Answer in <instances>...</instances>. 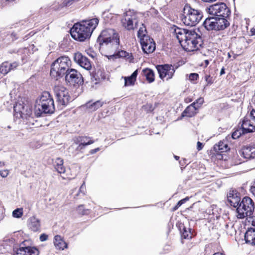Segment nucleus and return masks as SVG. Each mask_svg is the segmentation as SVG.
<instances>
[{
	"label": "nucleus",
	"instance_id": "nucleus-1",
	"mask_svg": "<svg viewBox=\"0 0 255 255\" xmlns=\"http://www.w3.org/2000/svg\"><path fill=\"white\" fill-rule=\"evenodd\" d=\"M170 31L178 39L181 46L186 51L197 50L203 44L200 35L194 30L182 29L174 25L171 27Z\"/></svg>",
	"mask_w": 255,
	"mask_h": 255
},
{
	"label": "nucleus",
	"instance_id": "nucleus-2",
	"mask_svg": "<svg viewBox=\"0 0 255 255\" xmlns=\"http://www.w3.org/2000/svg\"><path fill=\"white\" fill-rule=\"evenodd\" d=\"M99 21L98 18H94L75 23L70 29L72 37L79 41L89 38Z\"/></svg>",
	"mask_w": 255,
	"mask_h": 255
},
{
	"label": "nucleus",
	"instance_id": "nucleus-3",
	"mask_svg": "<svg viewBox=\"0 0 255 255\" xmlns=\"http://www.w3.org/2000/svg\"><path fill=\"white\" fill-rule=\"evenodd\" d=\"M55 111L54 100L50 94L44 92L40 98L36 100L35 105V113L37 117L42 114H51Z\"/></svg>",
	"mask_w": 255,
	"mask_h": 255
},
{
	"label": "nucleus",
	"instance_id": "nucleus-4",
	"mask_svg": "<svg viewBox=\"0 0 255 255\" xmlns=\"http://www.w3.org/2000/svg\"><path fill=\"white\" fill-rule=\"evenodd\" d=\"M71 62L66 56H61L55 60L51 66L50 75L58 79L63 77L70 69Z\"/></svg>",
	"mask_w": 255,
	"mask_h": 255
},
{
	"label": "nucleus",
	"instance_id": "nucleus-5",
	"mask_svg": "<svg viewBox=\"0 0 255 255\" xmlns=\"http://www.w3.org/2000/svg\"><path fill=\"white\" fill-rule=\"evenodd\" d=\"M203 16V12L200 10L186 4L183 9L182 21L186 25L194 26L200 22Z\"/></svg>",
	"mask_w": 255,
	"mask_h": 255
},
{
	"label": "nucleus",
	"instance_id": "nucleus-6",
	"mask_svg": "<svg viewBox=\"0 0 255 255\" xmlns=\"http://www.w3.org/2000/svg\"><path fill=\"white\" fill-rule=\"evenodd\" d=\"M255 209L253 201L249 197L243 198L239 207L237 208V217L239 219H243L246 217H251Z\"/></svg>",
	"mask_w": 255,
	"mask_h": 255
},
{
	"label": "nucleus",
	"instance_id": "nucleus-7",
	"mask_svg": "<svg viewBox=\"0 0 255 255\" xmlns=\"http://www.w3.org/2000/svg\"><path fill=\"white\" fill-rule=\"evenodd\" d=\"M138 13L133 9H129L124 13L122 19L123 26L128 30H133L138 22Z\"/></svg>",
	"mask_w": 255,
	"mask_h": 255
},
{
	"label": "nucleus",
	"instance_id": "nucleus-8",
	"mask_svg": "<svg viewBox=\"0 0 255 255\" xmlns=\"http://www.w3.org/2000/svg\"><path fill=\"white\" fill-rule=\"evenodd\" d=\"M54 92L56 102L61 109L66 106L70 100L68 90L63 86L58 85L54 87Z\"/></svg>",
	"mask_w": 255,
	"mask_h": 255
},
{
	"label": "nucleus",
	"instance_id": "nucleus-9",
	"mask_svg": "<svg viewBox=\"0 0 255 255\" xmlns=\"http://www.w3.org/2000/svg\"><path fill=\"white\" fill-rule=\"evenodd\" d=\"M208 12L216 17H228L231 13L230 10L223 2L217 3L208 7Z\"/></svg>",
	"mask_w": 255,
	"mask_h": 255
},
{
	"label": "nucleus",
	"instance_id": "nucleus-10",
	"mask_svg": "<svg viewBox=\"0 0 255 255\" xmlns=\"http://www.w3.org/2000/svg\"><path fill=\"white\" fill-rule=\"evenodd\" d=\"M178 67V66H173L171 64H167L158 65L156 66L160 78L163 80L164 78L167 77V80L172 78L175 72V70L177 69Z\"/></svg>",
	"mask_w": 255,
	"mask_h": 255
},
{
	"label": "nucleus",
	"instance_id": "nucleus-11",
	"mask_svg": "<svg viewBox=\"0 0 255 255\" xmlns=\"http://www.w3.org/2000/svg\"><path fill=\"white\" fill-rule=\"evenodd\" d=\"M65 76L66 81L71 85L79 86L84 82L82 75L75 69L70 68Z\"/></svg>",
	"mask_w": 255,
	"mask_h": 255
},
{
	"label": "nucleus",
	"instance_id": "nucleus-12",
	"mask_svg": "<svg viewBox=\"0 0 255 255\" xmlns=\"http://www.w3.org/2000/svg\"><path fill=\"white\" fill-rule=\"evenodd\" d=\"M14 115L16 118L28 119L32 113V109L28 105H24L23 103H17L13 107Z\"/></svg>",
	"mask_w": 255,
	"mask_h": 255
},
{
	"label": "nucleus",
	"instance_id": "nucleus-13",
	"mask_svg": "<svg viewBox=\"0 0 255 255\" xmlns=\"http://www.w3.org/2000/svg\"><path fill=\"white\" fill-rule=\"evenodd\" d=\"M120 43V38H117L110 41L99 43V44L101 48L105 49L109 53H114L119 49Z\"/></svg>",
	"mask_w": 255,
	"mask_h": 255
},
{
	"label": "nucleus",
	"instance_id": "nucleus-14",
	"mask_svg": "<svg viewBox=\"0 0 255 255\" xmlns=\"http://www.w3.org/2000/svg\"><path fill=\"white\" fill-rule=\"evenodd\" d=\"M117 38H120L119 34L114 29L110 28L103 30L98 37V40L99 43H101Z\"/></svg>",
	"mask_w": 255,
	"mask_h": 255
},
{
	"label": "nucleus",
	"instance_id": "nucleus-15",
	"mask_svg": "<svg viewBox=\"0 0 255 255\" xmlns=\"http://www.w3.org/2000/svg\"><path fill=\"white\" fill-rule=\"evenodd\" d=\"M77 143L72 145L69 148V151L72 149L81 150L84 148L85 146L91 144L94 142V140L91 139V137L87 136H79L77 139Z\"/></svg>",
	"mask_w": 255,
	"mask_h": 255
},
{
	"label": "nucleus",
	"instance_id": "nucleus-16",
	"mask_svg": "<svg viewBox=\"0 0 255 255\" xmlns=\"http://www.w3.org/2000/svg\"><path fill=\"white\" fill-rule=\"evenodd\" d=\"M140 44L144 53L149 54L153 52L155 49V43L153 39L150 37H145L141 40Z\"/></svg>",
	"mask_w": 255,
	"mask_h": 255
},
{
	"label": "nucleus",
	"instance_id": "nucleus-17",
	"mask_svg": "<svg viewBox=\"0 0 255 255\" xmlns=\"http://www.w3.org/2000/svg\"><path fill=\"white\" fill-rule=\"evenodd\" d=\"M252 219V225L255 226V216L249 217ZM245 240L247 244L255 245V228H250L247 230L245 235Z\"/></svg>",
	"mask_w": 255,
	"mask_h": 255
},
{
	"label": "nucleus",
	"instance_id": "nucleus-18",
	"mask_svg": "<svg viewBox=\"0 0 255 255\" xmlns=\"http://www.w3.org/2000/svg\"><path fill=\"white\" fill-rule=\"evenodd\" d=\"M74 59L77 63L84 69L90 70L91 68V64L89 59L83 56L81 53H75Z\"/></svg>",
	"mask_w": 255,
	"mask_h": 255
},
{
	"label": "nucleus",
	"instance_id": "nucleus-19",
	"mask_svg": "<svg viewBox=\"0 0 255 255\" xmlns=\"http://www.w3.org/2000/svg\"><path fill=\"white\" fill-rule=\"evenodd\" d=\"M241 155L247 159L254 158L255 157V146L252 145L244 146L242 149Z\"/></svg>",
	"mask_w": 255,
	"mask_h": 255
},
{
	"label": "nucleus",
	"instance_id": "nucleus-20",
	"mask_svg": "<svg viewBox=\"0 0 255 255\" xmlns=\"http://www.w3.org/2000/svg\"><path fill=\"white\" fill-rule=\"evenodd\" d=\"M28 227L33 232L40 231L41 228L40 220L34 216L30 217L28 220Z\"/></svg>",
	"mask_w": 255,
	"mask_h": 255
},
{
	"label": "nucleus",
	"instance_id": "nucleus-21",
	"mask_svg": "<svg viewBox=\"0 0 255 255\" xmlns=\"http://www.w3.org/2000/svg\"><path fill=\"white\" fill-rule=\"evenodd\" d=\"M109 59H111L112 58H126L127 59L129 60V61L130 62L132 59V56L131 53H129L126 51L119 50L114 53L113 54L107 56Z\"/></svg>",
	"mask_w": 255,
	"mask_h": 255
},
{
	"label": "nucleus",
	"instance_id": "nucleus-22",
	"mask_svg": "<svg viewBox=\"0 0 255 255\" xmlns=\"http://www.w3.org/2000/svg\"><path fill=\"white\" fill-rule=\"evenodd\" d=\"M228 201L231 205L235 208H238L241 203V198L237 195V193H234V191L230 192L228 195Z\"/></svg>",
	"mask_w": 255,
	"mask_h": 255
},
{
	"label": "nucleus",
	"instance_id": "nucleus-23",
	"mask_svg": "<svg viewBox=\"0 0 255 255\" xmlns=\"http://www.w3.org/2000/svg\"><path fill=\"white\" fill-rule=\"evenodd\" d=\"M217 30H224L230 25L229 22L226 18L227 17H215Z\"/></svg>",
	"mask_w": 255,
	"mask_h": 255
},
{
	"label": "nucleus",
	"instance_id": "nucleus-24",
	"mask_svg": "<svg viewBox=\"0 0 255 255\" xmlns=\"http://www.w3.org/2000/svg\"><path fill=\"white\" fill-rule=\"evenodd\" d=\"M243 133H247L255 131V126L251 124L250 120L245 119L242 122L241 128Z\"/></svg>",
	"mask_w": 255,
	"mask_h": 255
},
{
	"label": "nucleus",
	"instance_id": "nucleus-25",
	"mask_svg": "<svg viewBox=\"0 0 255 255\" xmlns=\"http://www.w3.org/2000/svg\"><path fill=\"white\" fill-rule=\"evenodd\" d=\"M215 17H210L207 18L203 22V26L208 31L217 30Z\"/></svg>",
	"mask_w": 255,
	"mask_h": 255
},
{
	"label": "nucleus",
	"instance_id": "nucleus-26",
	"mask_svg": "<svg viewBox=\"0 0 255 255\" xmlns=\"http://www.w3.org/2000/svg\"><path fill=\"white\" fill-rule=\"evenodd\" d=\"M54 244L55 248L58 250H63L67 248V244L59 235H56L54 237Z\"/></svg>",
	"mask_w": 255,
	"mask_h": 255
},
{
	"label": "nucleus",
	"instance_id": "nucleus-27",
	"mask_svg": "<svg viewBox=\"0 0 255 255\" xmlns=\"http://www.w3.org/2000/svg\"><path fill=\"white\" fill-rule=\"evenodd\" d=\"M199 106H194L191 104L187 107L182 113V117H192L196 114V111L198 109Z\"/></svg>",
	"mask_w": 255,
	"mask_h": 255
},
{
	"label": "nucleus",
	"instance_id": "nucleus-28",
	"mask_svg": "<svg viewBox=\"0 0 255 255\" xmlns=\"http://www.w3.org/2000/svg\"><path fill=\"white\" fill-rule=\"evenodd\" d=\"M103 104V102L99 100L92 103H91V102H87L85 106L86 108L89 109L91 112H93L101 107Z\"/></svg>",
	"mask_w": 255,
	"mask_h": 255
},
{
	"label": "nucleus",
	"instance_id": "nucleus-29",
	"mask_svg": "<svg viewBox=\"0 0 255 255\" xmlns=\"http://www.w3.org/2000/svg\"><path fill=\"white\" fill-rule=\"evenodd\" d=\"M55 169L59 173H63L65 171V168L63 166V160L59 157L55 159L53 162Z\"/></svg>",
	"mask_w": 255,
	"mask_h": 255
},
{
	"label": "nucleus",
	"instance_id": "nucleus-30",
	"mask_svg": "<svg viewBox=\"0 0 255 255\" xmlns=\"http://www.w3.org/2000/svg\"><path fill=\"white\" fill-rule=\"evenodd\" d=\"M142 73L148 83H151L154 81V73L152 70L145 68L142 70Z\"/></svg>",
	"mask_w": 255,
	"mask_h": 255
},
{
	"label": "nucleus",
	"instance_id": "nucleus-31",
	"mask_svg": "<svg viewBox=\"0 0 255 255\" xmlns=\"http://www.w3.org/2000/svg\"><path fill=\"white\" fill-rule=\"evenodd\" d=\"M214 149L216 152L222 153L227 151L229 149V148L227 143L220 141L218 144L214 145Z\"/></svg>",
	"mask_w": 255,
	"mask_h": 255
},
{
	"label": "nucleus",
	"instance_id": "nucleus-32",
	"mask_svg": "<svg viewBox=\"0 0 255 255\" xmlns=\"http://www.w3.org/2000/svg\"><path fill=\"white\" fill-rule=\"evenodd\" d=\"M32 247L29 246V241L27 240H25L22 242L20 245L19 248L16 249V248L14 249L16 250V252L17 255L18 254H25V251L24 250H26V248H31Z\"/></svg>",
	"mask_w": 255,
	"mask_h": 255
},
{
	"label": "nucleus",
	"instance_id": "nucleus-33",
	"mask_svg": "<svg viewBox=\"0 0 255 255\" xmlns=\"http://www.w3.org/2000/svg\"><path fill=\"white\" fill-rule=\"evenodd\" d=\"M146 33L147 31L145 26L142 24V27L139 28L137 32V36L140 39V41H141V40H143V38H145V37H149Z\"/></svg>",
	"mask_w": 255,
	"mask_h": 255
},
{
	"label": "nucleus",
	"instance_id": "nucleus-34",
	"mask_svg": "<svg viewBox=\"0 0 255 255\" xmlns=\"http://www.w3.org/2000/svg\"><path fill=\"white\" fill-rule=\"evenodd\" d=\"M11 70L9 66V63L8 62H3L0 66V72L5 75Z\"/></svg>",
	"mask_w": 255,
	"mask_h": 255
},
{
	"label": "nucleus",
	"instance_id": "nucleus-35",
	"mask_svg": "<svg viewBox=\"0 0 255 255\" xmlns=\"http://www.w3.org/2000/svg\"><path fill=\"white\" fill-rule=\"evenodd\" d=\"M124 79L125 86L133 85L134 84V82L135 81V80L130 76L125 77Z\"/></svg>",
	"mask_w": 255,
	"mask_h": 255
},
{
	"label": "nucleus",
	"instance_id": "nucleus-36",
	"mask_svg": "<svg viewBox=\"0 0 255 255\" xmlns=\"http://www.w3.org/2000/svg\"><path fill=\"white\" fill-rule=\"evenodd\" d=\"M242 134H244L246 133H243V130L240 128L236 129L235 131L233 132L232 137L234 139H237L240 137Z\"/></svg>",
	"mask_w": 255,
	"mask_h": 255
},
{
	"label": "nucleus",
	"instance_id": "nucleus-37",
	"mask_svg": "<svg viewBox=\"0 0 255 255\" xmlns=\"http://www.w3.org/2000/svg\"><path fill=\"white\" fill-rule=\"evenodd\" d=\"M23 214L22 209L17 208L14 210L12 212V216L15 218H20Z\"/></svg>",
	"mask_w": 255,
	"mask_h": 255
},
{
	"label": "nucleus",
	"instance_id": "nucleus-38",
	"mask_svg": "<svg viewBox=\"0 0 255 255\" xmlns=\"http://www.w3.org/2000/svg\"><path fill=\"white\" fill-rule=\"evenodd\" d=\"M205 80L207 83L205 86H207L209 85H211L214 82V79L213 77H211L209 74H205Z\"/></svg>",
	"mask_w": 255,
	"mask_h": 255
},
{
	"label": "nucleus",
	"instance_id": "nucleus-39",
	"mask_svg": "<svg viewBox=\"0 0 255 255\" xmlns=\"http://www.w3.org/2000/svg\"><path fill=\"white\" fill-rule=\"evenodd\" d=\"M188 232L185 227H183V231L182 232V236L185 239L191 238V236L189 234H190V229Z\"/></svg>",
	"mask_w": 255,
	"mask_h": 255
},
{
	"label": "nucleus",
	"instance_id": "nucleus-40",
	"mask_svg": "<svg viewBox=\"0 0 255 255\" xmlns=\"http://www.w3.org/2000/svg\"><path fill=\"white\" fill-rule=\"evenodd\" d=\"M199 78V75L197 73H193L189 75V80L191 82H194Z\"/></svg>",
	"mask_w": 255,
	"mask_h": 255
},
{
	"label": "nucleus",
	"instance_id": "nucleus-41",
	"mask_svg": "<svg viewBox=\"0 0 255 255\" xmlns=\"http://www.w3.org/2000/svg\"><path fill=\"white\" fill-rule=\"evenodd\" d=\"M77 211L81 215H85L87 214V210L85 209L83 205H80L77 208Z\"/></svg>",
	"mask_w": 255,
	"mask_h": 255
},
{
	"label": "nucleus",
	"instance_id": "nucleus-42",
	"mask_svg": "<svg viewBox=\"0 0 255 255\" xmlns=\"http://www.w3.org/2000/svg\"><path fill=\"white\" fill-rule=\"evenodd\" d=\"M85 183L84 182L83 184L81 186L79 193L76 194L77 196H81V194L82 195H85Z\"/></svg>",
	"mask_w": 255,
	"mask_h": 255
},
{
	"label": "nucleus",
	"instance_id": "nucleus-43",
	"mask_svg": "<svg viewBox=\"0 0 255 255\" xmlns=\"http://www.w3.org/2000/svg\"><path fill=\"white\" fill-rule=\"evenodd\" d=\"M204 102V99L203 98H200L199 99H198L197 100H196L195 102H194L193 103H192V105L194 106H199V107H200V106L203 104Z\"/></svg>",
	"mask_w": 255,
	"mask_h": 255
},
{
	"label": "nucleus",
	"instance_id": "nucleus-44",
	"mask_svg": "<svg viewBox=\"0 0 255 255\" xmlns=\"http://www.w3.org/2000/svg\"><path fill=\"white\" fill-rule=\"evenodd\" d=\"M33 249H35L36 250H38L36 248L33 247L31 248H26V250H24L25 251V254H19L20 255H32L31 253L33 251Z\"/></svg>",
	"mask_w": 255,
	"mask_h": 255
},
{
	"label": "nucleus",
	"instance_id": "nucleus-45",
	"mask_svg": "<svg viewBox=\"0 0 255 255\" xmlns=\"http://www.w3.org/2000/svg\"><path fill=\"white\" fill-rule=\"evenodd\" d=\"M9 174V170L7 169L0 170V175L3 177H6Z\"/></svg>",
	"mask_w": 255,
	"mask_h": 255
},
{
	"label": "nucleus",
	"instance_id": "nucleus-46",
	"mask_svg": "<svg viewBox=\"0 0 255 255\" xmlns=\"http://www.w3.org/2000/svg\"><path fill=\"white\" fill-rule=\"evenodd\" d=\"M76 2L75 0H65L63 3V5L66 6L71 5L73 2Z\"/></svg>",
	"mask_w": 255,
	"mask_h": 255
},
{
	"label": "nucleus",
	"instance_id": "nucleus-47",
	"mask_svg": "<svg viewBox=\"0 0 255 255\" xmlns=\"http://www.w3.org/2000/svg\"><path fill=\"white\" fill-rule=\"evenodd\" d=\"M19 65V63L17 62H14L12 63H9V66L11 70L16 68Z\"/></svg>",
	"mask_w": 255,
	"mask_h": 255
},
{
	"label": "nucleus",
	"instance_id": "nucleus-48",
	"mask_svg": "<svg viewBox=\"0 0 255 255\" xmlns=\"http://www.w3.org/2000/svg\"><path fill=\"white\" fill-rule=\"evenodd\" d=\"M187 200H188V198H185L183 199H182L181 200H180L177 204L175 208H178L179 207H180L182 204H183V203H184L186 201H187Z\"/></svg>",
	"mask_w": 255,
	"mask_h": 255
},
{
	"label": "nucleus",
	"instance_id": "nucleus-49",
	"mask_svg": "<svg viewBox=\"0 0 255 255\" xmlns=\"http://www.w3.org/2000/svg\"><path fill=\"white\" fill-rule=\"evenodd\" d=\"M39 239L41 242L45 241L48 239V235L45 234H42L40 236Z\"/></svg>",
	"mask_w": 255,
	"mask_h": 255
},
{
	"label": "nucleus",
	"instance_id": "nucleus-50",
	"mask_svg": "<svg viewBox=\"0 0 255 255\" xmlns=\"http://www.w3.org/2000/svg\"><path fill=\"white\" fill-rule=\"evenodd\" d=\"M203 147V144L200 141H198L197 143V149L198 151L201 150Z\"/></svg>",
	"mask_w": 255,
	"mask_h": 255
},
{
	"label": "nucleus",
	"instance_id": "nucleus-51",
	"mask_svg": "<svg viewBox=\"0 0 255 255\" xmlns=\"http://www.w3.org/2000/svg\"><path fill=\"white\" fill-rule=\"evenodd\" d=\"M252 120L255 123V110L253 109L250 113Z\"/></svg>",
	"mask_w": 255,
	"mask_h": 255
},
{
	"label": "nucleus",
	"instance_id": "nucleus-52",
	"mask_svg": "<svg viewBox=\"0 0 255 255\" xmlns=\"http://www.w3.org/2000/svg\"><path fill=\"white\" fill-rule=\"evenodd\" d=\"M137 70H136L134 71L130 76L136 80V78L137 77Z\"/></svg>",
	"mask_w": 255,
	"mask_h": 255
},
{
	"label": "nucleus",
	"instance_id": "nucleus-53",
	"mask_svg": "<svg viewBox=\"0 0 255 255\" xmlns=\"http://www.w3.org/2000/svg\"><path fill=\"white\" fill-rule=\"evenodd\" d=\"M99 150H100V148L99 147H98V148H96L95 149H93L91 150L90 151V153L91 154H93L96 153L97 152H98Z\"/></svg>",
	"mask_w": 255,
	"mask_h": 255
},
{
	"label": "nucleus",
	"instance_id": "nucleus-54",
	"mask_svg": "<svg viewBox=\"0 0 255 255\" xmlns=\"http://www.w3.org/2000/svg\"><path fill=\"white\" fill-rule=\"evenodd\" d=\"M39 253V252L38 250H36L35 249H33V251L31 253V254H32L31 255H38Z\"/></svg>",
	"mask_w": 255,
	"mask_h": 255
},
{
	"label": "nucleus",
	"instance_id": "nucleus-55",
	"mask_svg": "<svg viewBox=\"0 0 255 255\" xmlns=\"http://www.w3.org/2000/svg\"><path fill=\"white\" fill-rule=\"evenodd\" d=\"M11 36L12 38H13L14 39H16L18 38L16 33L15 32H12L11 34Z\"/></svg>",
	"mask_w": 255,
	"mask_h": 255
},
{
	"label": "nucleus",
	"instance_id": "nucleus-56",
	"mask_svg": "<svg viewBox=\"0 0 255 255\" xmlns=\"http://www.w3.org/2000/svg\"><path fill=\"white\" fill-rule=\"evenodd\" d=\"M225 69H224V68L223 67V68H222L221 69V71H220V75H223V74H225Z\"/></svg>",
	"mask_w": 255,
	"mask_h": 255
},
{
	"label": "nucleus",
	"instance_id": "nucleus-57",
	"mask_svg": "<svg viewBox=\"0 0 255 255\" xmlns=\"http://www.w3.org/2000/svg\"><path fill=\"white\" fill-rule=\"evenodd\" d=\"M225 255L224 254L221 253H215L214 255Z\"/></svg>",
	"mask_w": 255,
	"mask_h": 255
},
{
	"label": "nucleus",
	"instance_id": "nucleus-58",
	"mask_svg": "<svg viewBox=\"0 0 255 255\" xmlns=\"http://www.w3.org/2000/svg\"><path fill=\"white\" fill-rule=\"evenodd\" d=\"M251 32H252V34H253V35H255V29H254V28H253V29H252L251 30Z\"/></svg>",
	"mask_w": 255,
	"mask_h": 255
},
{
	"label": "nucleus",
	"instance_id": "nucleus-59",
	"mask_svg": "<svg viewBox=\"0 0 255 255\" xmlns=\"http://www.w3.org/2000/svg\"><path fill=\"white\" fill-rule=\"evenodd\" d=\"M4 165V162H2L0 161V167L3 166Z\"/></svg>",
	"mask_w": 255,
	"mask_h": 255
},
{
	"label": "nucleus",
	"instance_id": "nucleus-60",
	"mask_svg": "<svg viewBox=\"0 0 255 255\" xmlns=\"http://www.w3.org/2000/svg\"><path fill=\"white\" fill-rule=\"evenodd\" d=\"M206 66H207L209 64V61L208 60H205Z\"/></svg>",
	"mask_w": 255,
	"mask_h": 255
},
{
	"label": "nucleus",
	"instance_id": "nucleus-61",
	"mask_svg": "<svg viewBox=\"0 0 255 255\" xmlns=\"http://www.w3.org/2000/svg\"><path fill=\"white\" fill-rule=\"evenodd\" d=\"M174 158L176 159V160H178L179 159V156H176V155H174Z\"/></svg>",
	"mask_w": 255,
	"mask_h": 255
},
{
	"label": "nucleus",
	"instance_id": "nucleus-62",
	"mask_svg": "<svg viewBox=\"0 0 255 255\" xmlns=\"http://www.w3.org/2000/svg\"><path fill=\"white\" fill-rule=\"evenodd\" d=\"M179 163L181 165V166H183L184 165V163L183 162H182V161H179Z\"/></svg>",
	"mask_w": 255,
	"mask_h": 255
},
{
	"label": "nucleus",
	"instance_id": "nucleus-63",
	"mask_svg": "<svg viewBox=\"0 0 255 255\" xmlns=\"http://www.w3.org/2000/svg\"><path fill=\"white\" fill-rule=\"evenodd\" d=\"M228 226H229V225H228V224H226V225H225V227H226V228H227L228 227Z\"/></svg>",
	"mask_w": 255,
	"mask_h": 255
},
{
	"label": "nucleus",
	"instance_id": "nucleus-64",
	"mask_svg": "<svg viewBox=\"0 0 255 255\" xmlns=\"http://www.w3.org/2000/svg\"><path fill=\"white\" fill-rule=\"evenodd\" d=\"M7 128H8V129L11 128V127H10V126H7Z\"/></svg>",
	"mask_w": 255,
	"mask_h": 255
}]
</instances>
